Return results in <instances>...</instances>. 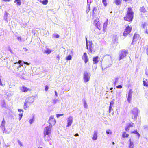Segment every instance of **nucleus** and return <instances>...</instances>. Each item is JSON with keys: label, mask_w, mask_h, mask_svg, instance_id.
Segmentation results:
<instances>
[{"label": "nucleus", "mask_w": 148, "mask_h": 148, "mask_svg": "<svg viewBox=\"0 0 148 148\" xmlns=\"http://www.w3.org/2000/svg\"><path fill=\"white\" fill-rule=\"evenodd\" d=\"M22 61L19 60L18 62L14 63L13 65V69L16 73L20 75H22L24 74L23 71V64L22 63Z\"/></svg>", "instance_id": "f257e3e1"}, {"label": "nucleus", "mask_w": 148, "mask_h": 148, "mask_svg": "<svg viewBox=\"0 0 148 148\" xmlns=\"http://www.w3.org/2000/svg\"><path fill=\"white\" fill-rule=\"evenodd\" d=\"M134 13L131 7H128L126 14L124 17L125 21L131 22L133 19Z\"/></svg>", "instance_id": "f03ea898"}, {"label": "nucleus", "mask_w": 148, "mask_h": 148, "mask_svg": "<svg viewBox=\"0 0 148 148\" xmlns=\"http://www.w3.org/2000/svg\"><path fill=\"white\" fill-rule=\"evenodd\" d=\"M34 98L32 97H29L27 98L25 100L24 105V109L26 110V109L28 108L30 105L34 101Z\"/></svg>", "instance_id": "7ed1b4c3"}, {"label": "nucleus", "mask_w": 148, "mask_h": 148, "mask_svg": "<svg viewBox=\"0 0 148 148\" xmlns=\"http://www.w3.org/2000/svg\"><path fill=\"white\" fill-rule=\"evenodd\" d=\"M139 113V110L137 108H134L131 110V115L132 119L134 121H136L137 116Z\"/></svg>", "instance_id": "20e7f679"}, {"label": "nucleus", "mask_w": 148, "mask_h": 148, "mask_svg": "<svg viewBox=\"0 0 148 148\" xmlns=\"http://www.w3.org/2000/svg\"><path fill=\"white\" fill-rule=\"evenodd\" d=\"M128 53V51L127 50L122 49L121 50L119 53V60H120L122 59H123L126 57Z\"/></svg>", "instance_id": "39448f33"}, {"label": "nucleus", "mask_w": 148, "mask_h": 148, "mask_svg": "<svg viewBox=\"0 0 148 148\" xmlns=\"http://www.w3.org/2000/svg\"><path fill=\"white\" fill-rule=\"evenodd\" d=\"M132 29V26L131 25L127 26L123 32V35L124 37H126L131 32Z\"/></svg>", "instance_id": "423d86ee"}, {"label": "nucleus", "mask_w": 148, "mask_h": 148, "mask_svg": "<svg viewBox=\"0 0 148 148\" xmlns=\"http://www.w3.org/2000/svg\"><path fill=\"white\" fill-rule=\"evenodd\" d=\"M139 11L141 13V15L142 17L145 16L147 17L148 16V12L144 6L140 7L139 9Z\"/></svg>", "instance_id": "0eeeda50"}, {"label": "nucleus", "mask_w": 148, "mask_h": 148, "mask_svg": "<svg viewBox=\"0 0 148 148\" xmlns=\"http://www.w3.org/2000/svg\"><path fill=\"white\" fill-rule=\"evenodd\" d=\"M86 42L87 49L89 50V52L90 53H92V50L93 49L92 42L91 41H89L88 42V44L87 39H86Z\"/></svg>", "instance_id": "6e6552de"}, {"label": "nucleus", "mask_w": 148, "mask_h": 148, "mask_svg": "<svg viewBox=\"0 0 148 148\" xmlns=\"http://www.w3.org/2000/svg\"><path fill=\"white\" fill-rule=\"evenodd\" d=\"M48 123L49 124V126H52L54 125L56 123V120L54 119V116H51L48 120Z\"/></svg>", "instance_id": "1a4fd4ad"}, {"label": "nucleus", "mask_w": 148, "mask_h": 148, "mask_svg": "<svg viewBox=\"0 0 148 148\" xmlns=\"http://www.w3.org/2000/svg\"><path fill=\"white\" fill-rule=\"evenodd\" d=\"M94 25L96 26L100 30L101 27L100 26V24L99 22V18H96L94 21Z\"/></svg>", "instance_id": "9d476101"}, {"label": "nucleus", "mask_w": 148, "mask_h": 148, "mask_svg": "<svg viewBox=\"0 0 148 148\" xmlns=\"http://www.w3.org/2000/svg\"><path fill=\"white\" fill-rule=\"evenodd\" d=\"M20 89L21 92L24 93H26L28 91H31V89L25 87L24 85L22 86L20 88Z\"/></svg>", "instance_id": "9b49d317"}, {"label": "nucleus", "mask_w": 148, "mask_h": 148, "mask_svg": "<svg viewBox=\"0 0 148 148\" xmlns=\"http://www.w3.org/2000/svg\"><path fill=\"white\" fill-rule=\"evenodd\" d=\"M51 126H50L46 127L44 131V134H51Z\"/></svg>", "instance_id": "f8f14e48"}, {"label": "nucleus", "mask_w": 148, "mask_h": 148, "mask_svg": "<svg viewBox=\"0 0 148 148\" xmlns=\"http://www.w3.org/2000/svg\"><path fill=\"white\" fill-rule=\"evenodd\" d=\"M90 76V75H89L87 72H85L83 78L85 82H87L89 80Z\"/></svg>", "instance_id": "ddd939ff"}, {"label": "nucleus", "mask_w": 148, "mask_h": 148, "mask_svg": "<svg viewBox=\"0 0 148 148\" xmlns=\"http://www.w3.org/2000/svg\"><path fill=\"white\" fill-rule=\"evenodd\" d=\"M143 29L145 30V33L148 34V24L144 22L141 25Z\"/></svg>", "instance_id": "4468645a"}, {"label": "nucleus", "mask_w": 148, "mask_h": 148, "mask_svg": "<svg viewBox=\"0 0 148 148\" xmlns=\"http://www.w3.org/2000/svg\"><path fill=\"white\" fill-rule=\"evenodd\" d=\"M73 118L72 116H70L68 118L67 121V125L66 126V127H68L71 126L73 122Z\"/></svg>", "instance_id": "2eb2a0df"}, {"label": "nucleus", "mask_w": 148, "mask_h": 148, "mask_svg": "<svg viewBox=\"0 0 148 148\" xmlns=\"http://www.w3.org/2000/svg\"><path fill=\"white\" fill-rule=\"evenodd\" d=\"M82 59L83 60L85 63L86 64L88 60V57L86 52L84 53L83 56L82 57Z\"/></svg>", "instance_id": "dca6fc26"}, {"label": "nucleus", "mask_w": 148, "mask_h": 148, "mask_svg": "<svg viewBox=\"0 0 148 148\" xmlns=\"http://www.w3.org/2000/svg\"><path fill=\"white\" fill-rule=\"evenodd\" d=\"M133 92L132 91V90L130 89L129 90L128 93V97L127 98V101L129 103L130 102V101L132 97V94L133 93Z\"/></svg>", "instance_id": "f3484780"}, {"label": "nucleus", "mask_w": 148, "mask_h": 148, "mask_svg": "<svg viewBox=\"0 0 148 148\" xmlns=\"http://www.w3.org/2000/svg\"><path fill=\"white\" fill-rule=\"evenodd\" d=\"M134 125V124L132 122L128 124V125L125 127V130L126 131L129 130L130 128L133 127Z\"/></svg>", "instance_id": "a211bd4d"}, {"label": "nucleus", "mask_w": 148, "mask_h": 148, "mask_svg": "<svg viewBox=\"0 0 148 148\" xmlns=\"http://www.w3.org/2000/svg\"><path fill=\"white\" fill-rule=\"evenodd\" d=\"M44 138L45 141H48L51 140V134H44Z\"/></svg>", "instance_id": "6ab92c4d"}, {"label": "nucleus", "mask_w": 148, "mask_h": 148, "mask_svg": "<svg viewBox=\"0 0 148 148\" xmlns=\"http://www.w3.org/2000/svg\"><path fill=\"white\" fill-rule=\"evenodd\" d=\"M98 57L97 56L95 57H94L93 58V64H96L97 63L99 60H98Z\"/></svg>", "instance_id": "aec40b11"}, {"label": "nucleus", "mask_w": 148, "mask_h": 148, "mask_svg": "<svg viewBox=\"0 0 148 148\" xmlns=\"http://www.w3.org/2000/svg\"><path fill=\"white\" fill-rule=\"evenodd\" d=\"M122 136V137L124 138H127L129 137V134L125 132H123Z\"/></svg>", "instance_id": "412c9836"}, {"label": "nucleus", "mask_w": 148, "mask_h": 148, "mask_svg": "<svg viewBox=\"0 0 148 148\" xmlns=\"http://www.w3.org/2000/svg\"><path fill=\"white\" fill-rule=\"evenodd\" d=\"M129 141L130 142V144L129 145L128 148H133L134 145L133 142L131 141V139L129 140Z\"/></svg>", "instance_id": "4be33fe9"}, {"label": "nucleus", "mask_w": 148, "mask_h": 148, "mask_svg": "<svg viewBox=\"0 0 148 148\" xmlns=\"http://www.w3.org/2000/svg\"><path fill=\"white\" fill-rule=\"evenodd\" d=\"M121 2V0H114V3L116 5H120Z\"/></svg>", "instance_id": "5701e85b"}, {"label": "nucleus", "mask_w": 148, "mask_h": 148, "mask_svg": "<svg viewBox=\"0 0 148 148\" xmlns=\"http://www.w3.org/2000/svg\"><path fill=\"white\" fill-rule=\"evenodd\" d=\"M97 132L95 131L94 132V134L93 135V137L92 138V139L94 140H96L97 138Z\"/></svg>", "instance_id": "b1692460"}, {"label": "nucleus", "mask_w": 148, "mask_h": 148, "mask_svg": "<svg viewBox=\"0 0 148 148\" xmlns=\"http://www.w3.org/2000/svg\"><path fill=\"white\" fill-rule=\"evenodd\" d=\"M143 85L148 88V82L147 80L145 79V80L143 81Z\"/></svg>", "instance_id": "393cba45"}, {"label": "nucleus", "mask_w": 148, "mask_h": 148, "mask_svg": "<svg viewBox=\"0 0 148 148\" xmlns=\"http://www.w3.org/2000/svg\"><path fill=\"white\" fill-rule=\"evenodd\" d=\"M40 3H42L43 5H46L48 3V0H43L42 1L40 0Z\"/></svg>", "instance_id": "a878e982"}, {"label": "nucleus", "mask_w": 148, "mask_h": 148, "mask_svg": "<svg viewBox=\"0 0 148 148\" xmlns=\"http://www.w3.org/2000/svg\"><path fill=\"white\" fill-rule=\"evenodd\" d=\"M9 15V14L7 12H5L4 16V18L5 20H7L8 19V15Z\"/></svg>", "instance_id": "bb28decb"}, {"label": "nucleus", "mask_w": 148, "mask_h": 148, "mask_svg": "<svg viewBox=\"0 0 148 148\" xmlns=\"http://www.w3.org/2000/svg\"><path fill=\"white\" fill-rule=\"evenodd\" d=\"M51 50L50 49L47 48L46 50L44 51V53L47 54H49L51 53Z\"/></svg>", "instance_id": "cd10ccee"}, {"label": "nucleus", "mask_w": 148, "mask_h": 148, "mask_svg": "<svg viewBox=\"0 0 148 148\" xmlns=\"http://www.w3.org/2000/svg\"><path fill=\"white\" fill-rule=\"evenodd\" d=\"M130 133L131 134L134 133V134H136L139 137L140 136V134L137 132V131L136 130H135L131 132H130Z\"/></svg>", "instance_id": "c85d7f7f"}, {"label": "nucleus", "mask_w": 148, "mask_h": 148, "mask_svg": "<svg viewBox=\"0 0 148 148\" xmlns=\"http://www.w3.org/2000/svg\"><path fill=\"white\" fill-rule=\"evenodd\" d=\"M21 0H15L14 3H16V4L18 5H20L21 4Z\"/></svg>", "instance_id": "c756f323"}, {"label": "nucleus", "mask_w": 148, "mask_h": 148, "mask_svg": "<svg viewBox=\"0 0 148 148\" xmlns=\"http://www.w3.org/2000/svg\"><path fill=\"white\" fill-rule=\"evenodd\" d=\"M90 9V5L88 4L86 7V12L87 13H88L89 12Z\"/></svg>", "instance_id": "7c9ffc66"}, {"label": "nucleus", "mask_w": 148, "mask_h": 148, "mask_svg": "<svg viewBox=\"0 0 148 148\" xmlns=\"http://www.w3.org/2000/svg\"><path fill=\"white\" fill-rule=\"evenodd\" d=\"M106 0H102V3L105 7H106L108 5V3L106 2Z\"/></svg>", "instance_id": "2f4dec72"}, {"label": "nucleus", "mask_w": 148, "mask_h": 148, "mask_svg": "<svg viewBox=\"0 0 148 148\" xmlns=\"http://www.w3.org/2000/svg\"><path fill=\"white\" fill-rule=\"evenodd\" d=\"M138 36L137 34H134L133 37V40L134 41H136L137 40V37Z\"/></svg>", "instance_id": "473e14b6"}, {"label": "nucleus", "mask_w": 148, "mask_h": 148, "mask_svg": "<svg viewBox=\"0 0 148 148\" xmlns=\"http://www.w3.org/2000/svg\"><path fill=\"white\" fill-rule=\"evenodd\" d=\"M72 59V56L70 55L68 56L66 58V60H70Z\"/></svg>", "instance_id": "72a5a7b5"}, {"label": "nucleus", "mask_w": 148, "mask_h": 148, "mask_svg": "<svg viewBox=\"0 0 148 148\" xmlns=\"http://www.w3.org/2000/svg\"><path fill=\"white\" fill-rule=\"evenodd\" d=\"M108 25V22L107 21L105 22L103 24V29H105L106 27H107Z\"/></svg>", "instance_id": "f704fd0d"}, {"label": "nucleus", "mask_w": 148, "mask_h": 148, "mask_svg": "<svg viewBox=\"0 0 148 148\" xmlns=\"http://www.w3.org/2000/svg\"><path fill=\"white\" fill-rule=\"evenodd\" d=\"M115 99H114L112 100L110 102V106H112L114 103Z\"/></svg>", "instance_id": "c9c22d12"}, {"label": "nucleus", "mask_w": 148, "mask_h": 148, "mask_svg": "<svg viewBox=\"0 0 148 148\" xmlns=\"http://www.w3.org/2000/svg\"><path fill=\"white\" fill-rule=\"evenodd\" d=\"M112 132L110 130H108L106 131V133L107 134H112Z\"/></svg>", "instance_id": "e433bc0d"}, {"label": "nucleus", "mask_w": 148, "mask_h": 148, "mask_svg": "<svg viewBox=\"0 0 148 148\" xmlns=\"http://www.w3.org/2000/svg\"><path fill=\"white\" fill-rule=\"evenodd\" d=\"M112 110V106L110 105L109 107V113H110L111 112Z\"/></svg>", "instance_id": "4c0bfd02"}, {"label": "nucleus", "mask_w": 148, "mask_h": 148, "mask_svg": "<svg viewBox=\"0 0 148 148\" xmlns=\"http://www.w3.org/2000/svg\"><path fill=\"white\" fill-rule=\"evenodd\" d=\"M116 88L118 89H121L122 88V86L121 85H119L116 86Z\"/></svg>", "instance_id": "58836bf2"}, {"label": "nucleus", "mask_w": 148, "mask_h": 148, "mask_svg": "<svg viewBox=\"0 0 148 148\" xmlns=\"http://www.w3.org/2000/svg\"><path fill=\"white\" fill-rule=\"evenodd\" d=\"M49 87L47 85H46L45 86V90L46 91H47L48 90Z\"/></svg>", "instance_id": "ea45409f"}, {"label": "nucleus", "mask_w": 148, "mask_h": 148, "mask_svg": "<svg viewBox=\"0 0 148 148\" xmlns=\"http://www.w3.org/2000/svg\"><path fill=\"white\" fill-rule=\"evenodd\" d=\"M5 124V121H4V118H3V120L2 121V124H1V127L2 126H3V125H2V124Z\"/></svg>", "instance_id": "a19ab883"}, {"label": "nucleus", "mask_w": 148, "mask_h": 148, "mask_svg": "<svg viewBox=\"0 0 148 148\" xmlns=\"http://www.w3.org/2000/svg\"><path fill=\"white\" fill-rule=\"evenodd\" d=\"M63 115H64L63 114H57L56 115V116L57 117L59 118L60 116H63Z\"/></svg>", "instance_id": "79ce46f5"}, {"label": "nucleus", "mask_w": 148, "mask_h": 148, "mask_svg": "<svg viewBox=\"0 0 148 148\" xmlns=\"http://www.w3.org/2000/svg\"><path fill=\"white\" fill-rule=\"evenodd\" d=\"M19 119L20 120L21 119L22 117L23 116V114H22V113L19 114Z\"/></svg>", "instance_id": "37998d69"}, {"label": "nucleus", "mask_w": 148, "mask_h": 148, "mask_svg": "<svg viewBox=\"0 0 148 148\" xmlns=\"http://www.w3.org/2000/svg\"><path fill=\"white\" fill-rule=\"evenodd\" d=\"M0 85H1L2 86H4L5 85V84H2L1 81V79L0 78Z\"/></svg>", "instance_id": "c03bdc74"}, {"label": "nucleus", "mask_w": 148, "mask_h": 148, "mask_svg": "<svg viewBox=\"0 0 148 148\" xmlns=\"http://www.w3.org/2000/svg\"><path fill=\"white\" fill-rule=\"evenodd\" d=\"M59 35L58 34H57L54 36V37L56 38H58L59 37Z\"/></svg>", "instance_id": "a18cd8bd"}, {"label": "nucleus", "mask_w": 148, "mask_h": 148, "mask_svg": "<svg viewBox=\"0 0 148 148\" xmlns=\"http://www.w3.org/2000/svg\"><path fill=\"white\" fill-rule=\"evenodd\" d=\"M23 63L24 64H26L27 65H29V64L27 62H24Z\"/></svg>", "instance_id": "49530a36"}, {"label": "nucleus", "mask_w": 148, "mask_h": 148, "mask_svg": "<svg viewBox=\"0 0 148 148\" xmlns=\"http://www.w3.org/2000/svg\"><path fill=\"white\" fill-rule=\"evenodd\" d=\"M84 107L85 108H87V103H86V102H85L84 103Z\"/></svg>", "instance_id": "de8ad7c7"}, {"label": "nucleus", "mask_w": 148, "mask_h": 148, "mask_svg": "<svg viewBox=\"0 0 148 148\" xmlns=\"http://www.w3.org/2000/svg\"><path fill=\"white\" fill-rule=\"evenodd\" d=\"M146 53L147 55L148 56V46L146 49Z\"/></svg>", "instance_id": "09e8293b"}, {"label": "nucleus", "mask_w": 148, "mask_h": 148, "mask_svg": "<svg viewBox=\"0 0 148 148\" xmlns=\"http://www.w3.org/2000/svg\"><path fill=\"white\" fill-rule=\"evenodd\" d=\"M18 111L19 112H20L22 111L23 112V110H22L21 109H18Z\"/></svg>", "instance_id": "8fccbe9b"}, {"label": "nucleus", "mask_w": 148, "mask_h": 148, "mask_svg": "<svg viewBox=\"0 0 148 148\" xmlns=\"http://www.w3.org/2000/svg\"><path fill=\"white\" fill-rule=\"evenodd\" d=\"M96 10V8L95 7H94L93 9V10H92V11H93V14H94V11H95V10Z\"/></svg>", "instance_id": "3c124183"}, {"label": "nucleus", "mask_w": 148, "mask_h": 148, "mask_svg": "<svg viewBox=\"0 0 148 148\" xmlns=\"http://www.w3.org/2000/svg\"><path fill=\"white\" fill-rule=\"evenodd\" d=\"M60 57L59 56V55H58L57 56V59L59 60H60Z\"/></svg>", "instance_id": "603ef678"}, {"label": "nucleus", "mask_w": 148, "mask_h": 148, "mask_svg": "<svg viewBox=\"0 0 148 148\" xmlns=\"http://www.w3.org/2000/svg\"><path fill=\"white\" fill-rule=\"evenodd\" d=\"M33 121V120L32 119H30L29 121L30 123L31 124L32 123Z\"/></svg>", "instance_id": "864d4df0"}, {"label": "nucleus", "mask_w": 148, "mask_h": 148, "mask_svg": "<svg viewBox=\"0 0 148 148\" xmlns=\"http://www.w3.org/2000/svg\"><path fill=\"white\" fill-rule=\"evenodd\" d=\"M74 136H79V135H78V134L77 133H76L75 134Z\"/></svg>", "instance_id": "5fc2aeb1"}, {"label": "nucleus", "mask_w": 148, "mask_h": 148, "mask_svg": "<svg viewBox=\"0 0 148 148\" xmlns=\"http://www.w3.org/2000/svg\"><path fill=\"white\" fill-rule=\"evenodd\" d=\"M3 1L6 2V1H10V0H3Z\"/></svg>", "instance_id": "6e6d98bb"}, {"label": "nucleus", "mask_w": 148, "mask_h": 148, "mask_svg": "<svg viewBox=\"0 0 148 148\" xmlns=\"http://www.w3.org/2000/svg\"><path fill=\"white\" fill-rule=\"evenodd\" d=\"M18 143H19V144H20L21 146H22V143H21V142H19H19H18Z\"/></svg>", "instance_id": "4d7b16f0"}, {"label": "nucleus", "mask_w": 148, "mask_h": 148, "mask_svg": "<svg viewBox=\"0 0 148 148\" xmlns=\"http://www.w3.org/2000/svg\"><path fill=\"white\" fill-rule=\"evenodd\" d=\"M55 93L56 96H57V92L56 91H55Z\"/></svg>", "instance_id": "13d9d810"}, {"label": "nucleus", "mask_w": 148, "mask_h": 148, "mask_svg": "<svg viewBox=\"0 0 148 148\" xmlns=\"http://www.w3.org/2000/svg\"><path fill=\"white\" fill-rule=\"evenodd\" d=\"M17 38H18V40L21 39V37H18Z\"/></svg>", "instance_id": "bf43d9fd"}, {"label": "nucleus", "mask_w": 148, "mask_h": 148, "mask_svg": "<svg viewBox=\"0 0 148 148\" xmlns=\"http://www.w3.org/2000/svg\"><path fill=\"white\" fill-rule=\"evenodd\" d=\"M123 1L125 2H127L128 1V0H123Z\"/></svg>", "instance_id": "052dcab7"}, {"label": "nucleus", "mask_w": 148, "mask_h": 148, "mask_svg": "<svg viewBox=\"0 0 148 148\" xmlns=\"http://www.w3.org/2000/svg\"><path fill=\"white\" fill-rule=\"evenodd\" d=\"M38 148H42V147H38Z\"/></svg>", "instance_id": "680f3d73"}, {"label": "nucleus", "mask_w": 148, "mask_h": 148, "mask_svg": "<svg viewBox=\"0 0 148 148\" xmlns=\"http://www.w3.org/2000/svg\"><path fill=\"white\" fill-rule=\"evenodd\" d=\"M112 89H113V88H111L110 89V90H112Z\"/></svg>", "instance_id": "e2e57ef3"}, {"label": "nucleus", "mask_w": 148, "mask_h": 148, "mask_svg": "<svg viewBox=\"0 0 148 148\" xmlns=\"http://www.w3.org/2000/svg\"><path fill=\"white\" fill-rule=\"evenodd\" d=\"M112 144H114V142H112Z\"/></svg>", "instance_id": "0e129e2a"}, {"label": "nucleus", "mask_w": 148, "mask_h": 148, "mask_svg": "<svg viewBox=\"0 0 148 148\" xmlns=\"http://www.w3.org/2000/svg\"><path fill=\"white\" fill-rule=\"evenodd\" d=\"M113 92V91H111V92L112 93Z\"/></svg>", "instance_id": "69168bd1"}]
</instances>
